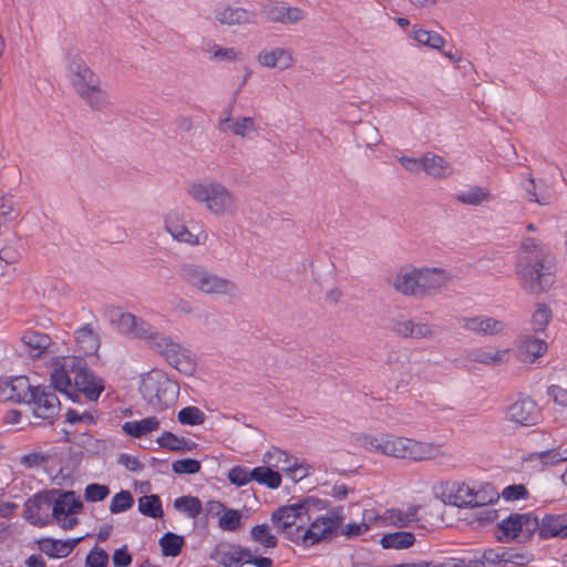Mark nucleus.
I'll return each mask as SVG.
<instances>
[{
  "label": "nucleus",
  "instance_id": "69168bd1",
  "mask_svg": "<svg viewBox=\"0 0 567 567\" xmlns=\"http://www.w3.org/2000/svg\"><path fill=\"white\" fill-rule=\"evenodd\" d=\"M133 561V556L128 551L127 545L116 548L112 555V563L114 567H128Z\"/></svg>",
  "mask_w": 567,
  "mask_h": 567
},
{
  "label": "nucleus",
  "instance_id": "bf43d9fd",
  "mask_svg": "<svg viewBox=\"0 0 567 567\" xmlns=\"http://www.w3.org/2000/svg\"><path fill=\"white\" fill-rule=\"evenodd\" d=\"M50 379L54 391H59L62 393L72 388V381L70 375L65 373L64 369H59L56 365L53 372L51 373Z\"/></svg>",
  "mask_w": 567,
  "mask_h": 567
},
{
  "label": "nucleus",
  "instance_id": "2eb2a0df",
  "mask_svg": "<svg viewBox=\"0 0 567 567\" xmlns=\"http://www.w3.org/2000/svg\"><path fill=\"white\" fill-rule=\"evenodd\" d=\"M74 385L89 401H97L104 391L103 379L97 378L87 364L74 375Z\"/></svg>",
  "mask_w": 567,
  "mask_h": 567
},
{
  "label": "nucleus",
  "instance_id": "13d9d810",
  "mask_svg": "<svg viewBox=\"0 0 567 567\" xmlns=\"http://www.w3.org/2000/svg\"><path fill=\"white\" fill-rule=\"evenodd\" d=\"M367 511L363 514V520L358 523H348L339 528V535H343L349 539L359 537L370 529V524L365 522Z\"/></svg>",
  "mask_w": 567,
  "mask_h": 567
},
{
  "label": "nucleus",
  "instance_id": "f257e3e1",
  "mask_svg": "<svg viewBox=\"0 0 567 567\" xmlns=\"http://www.w3.org/2000/svg\"><path fill=\"white\" fill-rule=\"evenodd\" d=\"M556 257L549 247L533 237L520 244L517 275L520 287L530 295L548 291L556 281Z\"/></svg>",
  "mask_w": 567,
  "mask_h": 567
},
{
  "label": "nucleus",
  "instance_id": "37998d69",
  "mask_svg": "<svg viewBox=\"0 0 567 567\" xmlns=\"http://www.w3.org/2000/svg\"><path fill=\"white\" fill-rule=\"evenodd\" d=\"M134 505L133 494L127 489L116 493L110 504V512L118 514L128 511Z\"/></svg>",
  "mask_w": 567,
  "mask_h": 567
},
{
  "label": "nucleus",
  "instance_id": "1a4fd4ad",
  "mask_svg": "<svg viewBox=\"0 0 567 567\" xmlns=\"http://www.w3.org/2000/svg\"><path fill=\"white\" fill-rule=\"evenodd\" d=\"M506 417L522 426H533L542 420V411L530 396H519L507 406Z\"/></svg>",
  "mask_w": 567,
  "mask_h": 567
},
{
  "label": "nucleus",
  "instance_id": "0eeeda50",
  "mask_svg": "<svg viewBox=\"0 0 567 567\" xmlns=\"http://www.w3.org/2000/svg\"><path fill=\"white\" fill-rule=\"evenodd\" d=\"M189 194L194 199L205 202L207 208L216 215L224 214L233 203L231 194L220 183L193 184Z\"/></svg>",
  "mask_w": 567,
  "mask_h": 567
},
{
  "label": "nucleus",
  "instance_id": "ea45409f",
  "mask_svg": "<svg viewBox=\"0 0 567 567\" xmlns=\"http://www.w3.org/2000/svg\"><path fill=\"white\" fill-rule=\"evenodd\" d=\"M413 39L420 44L426 45L431 49L442 50L445 40L435 31H427L423 29L413 31Z\"/></svg>",
  "mask_w": 567,
  "mask_h": 567
},
{
  "label": "nucleus",
  "instance_id": "e433bc0d",
  "mask_svg": "<svg viewBox=\"0 0 567 567\" xmlns=\"http://www.w3.org/2000/svg\"><path fill=\"white\" fill-rule=\"evenodd\" d=\"M491 193L480 186H472L467 190L455 195V199L465 205L477 206L484 200L491 199Z\"/></svg>",
  "mask_w": 567,
  "mask_h": 567
},
{
  "label": "nucleus",
  "instance_id": "c9c22d12",
  "mask_svg": "<svg viewBox=\"0 0 567 567\" xmlns=\"http://www.w3.org/2000/svg\"><path fill=\"white\" fill-rule=\"evenodd\" d=\"M174 508L189 518H196L203 512L202 501L192 495L179 496L174 501Z\"/></svg>",
  "mask_w": 567,
  "mask_h": 567
},
{
  "label": "nucleus",
  "instance_id": "4c0bfd02",
  "mask_svg": "<svg viewBox=\"0 0 567 567\" xmlns=\"http://www.w3.org/2000/svg\"><path fill=\"white\" fill-rule=\"evenodd\" d=\"M250 538L265 548H275L278 545L277 537L271 533L267 524H257L250 529Z\"/></svg>",
  "mask_w": 567,
  "mask_h": 567
},
{
  "label": "nucleus",
  "instance_id": "774afa93",
  "mask_svg": "<svg viewBox=\"0 0 567 567\" xmlns=\"http://www.w3.org/2000/svg\"><path fill=\"white\" fill-rule=\"evenodd\" d=\"M255 130V120L248 116H241L231 124V132L237 136L245 137L248 131Z\"/></svg>",
  "mask_w": 567,
  "mask_h": 567
},
{
  "label": "nucleus",
  "instance_id": "338daca9",
  "mask_svg": "<svg viewBox=\"0 0 567 567\" xmlns=\"http://www.w3.org/2000/svg\"><path fill=\"white\" fill-rule=\"evenodd\" d=\"M474 519L477 522L478 527H484L492 524L496 519V509L486 506L476 507Z\"/></svg>",
  "mask_w": 567,
  "mask_h": 567
},
{
  "label": "nucleus",
  "instance_id": "473e14b6",
  "mask_svg": "<svg viewBox=\"0 0 567 567\" xmlns=\"http://www.w3.org/2000/svg\"><path fill=\"white\" fill-rule=\"evenodd\" d=\"M424 172L433 177H446L451 174L449 163L439 155L426 153L423 156Z\"/></svg>",
  "mask_w": 567,
  "mask_h": 567
},
{
  "label": "nucleus",
  "instance_id": "cd10ccee",
  "mask_svg": "<svg viewBox=\"0 0 567 567\" xmlns=\"http://www.w3.org/2000/svg\"><path fill=\"white\" fill-rule=\"evenodd\" d=\"M156 416H148L140 421H127L122 425V431L131 437L140 439L159 427Z\"/></svg>",
  "mask_w": 567,
  "mask_h": 567
},
{
  "label": "nucleus",
  "instance_id": "f704fd0d",
  "mask_svg": "<svg viewBox=\"0 0 567 567\" xmlns=\"http://www.w3.org/2000/svg\"><path fill=\"white\" fill-rule=\"evenodd\" d=\"M460 322L464 329L482 334H494L496 328L495 319L483 318L481 316L473 318H461Z\"/></svg>",
  "mask_w": 567,
  "mask_h": 567
},
{
  "label": "nucleus",
  "instance_id": "4d7b16f0",
  "mask_svg": "<svg viewBox=\"0 0 567 567\" xmlns=\"http://www.w3.org/2000/svg\"><path fill=\"white\" fill-rule=\"evenodd\" d=\"M498 157L503 158L505 166L519 164L515 146L507 137L498 142Z\"/></svg>",
  "mask_w": 567,
  "mask_h": 567
},
{
  "label": "nucleus",
  "instance_id": "864d4df0",
  "mask_svg": "<svg viewBox=\"0 0 567 567\" xmlns=\"http://www.w3.org/2000/svg\"><path fill=\"white\" fill-rule=\"evenodd\" d=\"M250 475L251 470L248 467L243 465H235L228 471L227 478L230 484L235 485L236 487H241L251 482Z\"/></svg>",
  "mask_w": 567,
  "mask_h": 567
},
{
  "label": "nucleus",
  "instance_id": "aec40b11",
  "mask_svg": "<svg viewBox=\"0 0 567 567\" xmlns=\"http://www.w3.org/2000/svg\"><path fill=\"white\" fill-rule=\"evenodd\" d=\"M393 287L408 297L421 298L415 267H404L395 276Z\"/></svg>",
  "mask_w": 567,
  "mask_h": 567
},
{
  "label": "nucleus",
  "instance_id": "09e8293b",
  "mask_svg": "<svg viewBox=\"0 0 567 567\" xmlns=\"http://www.w3.org/2000/svg\"><path fill=\"white\" fill-rule=\"evenodd\" d=\"M202 464L196 458H181L172 463V471L177 475H193L199 473Z\"/></svg>",
  "mask_w": 567,
  "mask_h": 567
},
{
  "label": "nucleus",
  "instance_id": "8fccbe9b",
  "mask_svg": "<svg viewBox=\"0 0 567 567\" xmlns=\"http://www.w3.org/2000/svg\"><path fill=\"white\" fill-rule=\"evenodd\" d=\"M58 497L54 501L52 514L50 516L51 520L55 519L60 522L62 517L66 516V511L70 508L71 501L69 497H65V494H71L72 489H55Z\"/></svg>",
  "mask_w": 567,
  "mask_h": 567
},
{
  "label": "nucleus",
  "instance_id": "e2e57ef3",
  "mask_svg": "<svg viewBox=\"0 0 567 567\" xmlns=\"http://www.w3.org/2000/svg\"><path fill=\"white\" fill-rule=\"evenodd\" d=\"M262 461L270 467H278L280 463L290 465L289 455L285 451L277 447H275L272 451H268L267 453H265Z\"/></svg>",
  "mask_w": 567,
  "mask_h": 567
},
{
  "label": "nucleus",
  "instance_id": "c03bdc74",
  "mask_svg": "<svg viewBox=\"0 0 567 567\" xmlns=\"http://www.w3.org/2000/svg\"><path fill=\"white\" fill-rule=\"evenodd\" d=\"M530 496L528 488L524 484H512L503 488L498 493V499L502 497L505 502L513 503L517 501H526Z\"/></svg>",
  "mask_w": 567,
  "mask_h": 567
},
{
  "label": "nucleus",
  "instance_id": "6e6552de",
  "mask_svg": "<svg viewBox=\"0 0 567 567\" xmlns=\"http://www.w3.org/2000/svg\"><path fill=\"white\" fill-rule=\"evenodd\" d=\"M357 442L364 449L393 457L404 458L408 439L382 433L380 435L359 434Z\"/></svg>",
  "mask_w": 567,
  "mask_h": 567
},
{
  "label": "nucleus",
  "instance_id": "f8f14e48",
  "mask_svg": "<svg viewBox=\"0 0 567 567\" xmlns=\"http://www.w3.org/2000/svg\"><path fill=\"white\" fill-rule=\"evenodd\" d=\"M33 404V413L35 417L47 420L49 424H53L58 416L61 403L54 391L47 390V388H38L35 391Z\"/></svg>",
  "mask_w": 567,
  "mask_h": 567
},
{
  "label": "nucleus",
  "instance_id": "5701e85b",
  "mask_svg": "<svg viewBox=\"0 0 567 567\" xmlns=\"http://www.w3.org/2000/svg\"><path fill=\"white\" fill-rule=\"evenodd\" d=\"M75 342L83 355L96 354L100 348V337L90 323L84 324L75 331Z\"/></svg>",
  "mask_w": 567,
  "mask_h": 567
},
{
  "label": "nucleus",
  "instance_id": "2f4dec72",
  "mask_svg": "<svg viewBox=\"0 0 567 567\" xmlns=\"http://www.w3.org/2000/svg\"><path fill=\"white\" fill-rule=\"evenodd\" d=\"M251 481L265 485L270 489H277L281 485V474L270 466H256L251 470Z\"/></svg>",
  "mask_w": 567,
  "mask_h": 567
},
{
  "label": "nucleus",
  "instance_id": "79ce46f5",
  "mask_svg": "<svg viewBox=\"0 0 567 567\" xmlns=\"http://www.w3.org/2000/svg\"><path fill=\"white\" fill-rule=\"evenodd\" d=\"M150 344L153 349H155L158 353L165 355L167 359V354L175 352L178 350L177 342H174L169 337H166L162 333L155 332L152 337Z\"/></svg>",
  "mask_w": 567,
  "mask_h": 567
},
{
  "label": "nucleus",
  "instance_id": "20e7f679",
  "mask_svg": "<svg viewBox=\"0 0 567 567\" xmlns=\"http://www.w3.org/2000/svg\"><path fill=\"white\" fill-rule=\"evenodd\" d=\"M538 528V516L534 512L512 513L498 522V543L516 542L526 544Z\"/></svg>",
  "mask_w": 567,
  "mask_h": 567
},
{
  "label": "nucleus",
  "instance_id": "4be33fe9",
  "mask_svg": "<svg viewBox=\"0 0 567 567\" xmlns=\"http://www.w3.org/2000/svg\"><path fill=\"white\" fill-rule=\"evenodd\" d=\"M405 450L406 453L404 458H410L415 462L433 460L442 455L439 445L419 442L411 439H408Z\"/></svg>",
  "mask_w": 567,
  "mask_h": 567
},
{
  "label": "nucleus",
  "instance_id": "052dcab7",
  "mask_svg": "<svg viewBox=\"0 0 567 567\" xmlns=\"http://www.w3.org/2000/svg\"><path fill=\"white\" fill-rule=\"evenodd\" d=\"M537 456L538 460L542 461L544 465H554L560 462H566L564 452L557 450H546L539 453H533L529 455L528 460L532 461Z\"/></svg>",
  "mask_w": 567,
  "mask_h": 567
},
{
  "label": "nucleus",
  "instance_id": "9b49d317",
  "mask_svg": "<svg viewBox=\"0 0 567 567\" xmlns=\"http://www.w3.org/2000/svg\"><path fill=\"white\" fill-rule=\"evenodd\" d=\"M247 556L248 547L228 542L217 544L209 554V558L223 567H241L246 564Z\"/></svg>",
  "mask_w": 567,
  "mask_h": 567
},
{
  "label": "nucleus",
  "instance_id": "b1692460",
  "mask_svg": "<svg viewBox=\"0 0 567 567\" xmlns=\"http://www.w3.org/2000/svg\"><path fill=\"white\" fill-rule=\"evenodd\" d=\"M258 62L262 66L279 68L285 70L292 64L291 53L282 48H276L271 51H261L258 54Z\"/></svg>",
  "mask_w": 567,
  "mask_h": 567
},
{
  "label": "nucleus",
  "instance_id": "72a5a7b5",
  "mask_svg": "<svg viewBox=\"0 0 567 567\" xmlns=\"http://www.w3.org/2000/svg\"><path fill=\"white\" fill-rule=\"evenodd\" d=\"M138 512L154 519L164 516L162 499L157 494L144 495L138 498Z\"/></svg>",
  "mask_w": 567,
  "mask_h": 567
},
{
  "label": "nucleus",
  "instance_id": "de8ad7c7",
  "mask_svg": "<svg viewBox=\"0 0 567 567\" xmlns=\"http://www.w3.org/2000/svg\"><path fill=\"white\" fill-rule=\"evenodd\" d=\"M62 539L41 538L37 542L40 551L44 553L50 558H65V551L60 547Z\"/></svg>",
  "mask_w": 567,
  "mask_h": 567
},
{
  "label": "nucleus",
  "instance_id": "7ed1b4c3",
  "mask_svg": "<svg viewBox=\"0 0 567 567\" xmlns=\"http://www.w3.org/2000/svg\"><path fill=\"white\" fill-rule=\"evenodd\" d=\"M70 80L79 95L94 110H101L105 104V96L100 89V81L83 59L75 54L69 63Z\"/></svg>",
  "mask_w": 567,
  "mask_h": 567
},
{
  "label": "nucleus",
  "instance_id": "a18cd8bd",
  "mask_svg": "<svg viewBox=\"0 0 567 567\" xmlns=\"http://www.w3.org/2000/svg\"><path fill=\"white\" fill-rule=\"evenodd\" d=\"M205 417L204 412L197 406L183 408L177 414V420L183 425H200Z\"/></svg>",
  "mask_w": 567,
  "mask_h": 567
},
{
  "label": "nucleus",
  "instance_id": "3c124183",
  "mask_svg": "<svg viewBox=\"0 0 567 567\" xmlns=\"http://www.w3.org/2000/svg\"><path fill=\"white\" fill-rule=\"evenodd\" d=\"M109 553L95 545L86 555L84 567H109Z\"/></svg>",
  "mask_w": 567,
  "mask_h": 567
},
{
  "label": "nucleus",
  "instance_id": "dca6fc26",
  "mask_svg": "<svg viewBox=\"0 0 567 567\" xmlns=\"http://www.w3.org/2000/svg\"><path fill=\"white\" fill-rule=\"evenodd\" d=\"M416 277L419 280V288L421 298L440 289L449 281L450 277L445 270L441 268H415Z\"/></svg>",
  "mask_w": 567,
  "mask_h": 567
},
{
  "label": "nucleus",
  "instance_id": "58836bf2",
  "mask_svg": "<svg viewBox=\"0 0 567 567\" xmlns=\"http://www.w3.org/2000/svg\"><path fill=\"white\" fill-rule=\"evenodd\" d=\"M241 511L227 507L218 519V526L226 532H236L241 527Z\"/></svg>",
  "mask_w": 567,
  "mask_h": 567
},
{
  "label": "nucleus",
  "instance_id": "c85d7f7f",
  "mask_svg": "<svg viewBox=\"0 0 567 567\" xmlns=\"http://www.w3.org/2000/svg\"><path fill=\"white\" fill-rule=\"evenodd\" d=\"M165 228L172 237L181 243L196 245L198 244L197 236L192 234L188 228L179 221L176 214H169L165 218Z\"/></svg>",
  "mask_w": 567,
  "mask_h": 567
},
{
  "label": "nucleus",
  "instance_id": "5fc2aeb1",
  "mask_svg": "<svg viewBox=\"0 0 567 567\" xmlns=\"http://www.w3.org/2000/svg\"><path fill=\"white\" fill-rule=\"evenodd\" d=\"M110 492L107 485L90 483L84 489V499L89 503L102 502L110 495Z\"/></svg>",
  "mask_w": 567,
  "mask_h": 567
},
{
  "label": "nucleus",
  "instance_id": "4468645a",
  "mask_svg": "<svg viewBox=\"0 0 567 567\" xmlns=\"http://www.w3.org/2000/svg\"><path fill=\"white\" fill-rule=\"evenodd\" d=\"M539 539L567 538V513L546 514L542 519L538 518V528L536 530Z\"/></svg>",
  "mask_w": 567,
  "mask_h": 567
},
{
  "label": "nucleus",
  "instance_id": "39448f33",
  "mask_svg": "<svg viewBox=\"0 0 567 567\" xmlns=\"http://www.w3.org/2000/svg\"><path fill=\"white\" fill-rule=\"evenodd\" d=\"M181 276L190 286L207 295H225L234 288V284L228 279L210 274L205 267L194 264L183 265Z\"/></svg>",
  "mask_w": 567,
  "mask_h": 567
},
{
  "label": "nucleus",
  "instance_id": "423d86ee",
  "mask_svg": "<svg viewBox=\"0 0 567 567\" xmlns=\"http://www.w3.org/2000/svg\"><path fill=\"white\" fill-rule=\"evenodd\" d=\"M305 508L300 498L293 504L279 506L271 513L270 519L272 524L290 542L299 539L298 535L302 530V524L297 525V520H301L305 516L308 517Z\"/></svg>",
  "mask_w": 567,
  "mask_h": 567
},
{
  "label": "nucleus",
  "instance_id": "c756f323",
  "mask_svg": "<svg viewBox=\"0 0 567 567\" xmlns=\"http://www.w3.org/2000/svg\"><path fill=\"white\" fill-rule=\"evenodd\" d=\"M167 362L176 370L185 375H192L195 372L196 363L190 357L189 351L182 344H178V350L167 354Z\"/></svg>",
  "mask_w": 567,
  "mask_h": 567
},
{
  "label": "nucleus",
  "instance_id": "7c9ffc66",
  "mask_svg": "<svg viewBox=\"0 0 567 567\" xmlns=\"http://www.w3.org/2000/svg\"><path fill=\"white\" fill-rule=\"evenodd\" d=\"M164 557H177L185 546V537L173 532H166L158 540Z\"/></svg>",
  "mask_w": 567,
  "mask_h": 567
},
{
  "label": "nucleus",
  "instance_id": "603ef678",
  "mask_svg": "<svg viewBox=\"0 0 567 567\" xmlns=\"http://www.w3.org/2000/svg\"><path fill=\"white\" fill-rule=\"evenodd\" d=\"M524 190L528 196L529 202L537 203L539 205H548L549 204V195L544 192L537 190L536 181L533 177H528L522 183Z\"/></svg>",
  "mask_w": 567,
  "mask_h": 567
},
{
  "label": "nucleus",
  "instance_id": "9d476101",
  "mask_svg": "<svg viewBox=\"0 0 567 567\" xmlns=\"http://www.w3.org/2000/svg\"><path fill=\"white\" fill-rule=\"evenodd\" d=\"M39 386L30 384L29 378L25 375H17L9 378L0 384L1 396L16 403L30 404L34 401L35 391Z\"/></svg>",
  "mask_w": 567,
  "mask_h": 567
},
{
  "label": "nucleus",
  "instance_id": "49530a36",
  "mask_svg": "<svg viewBox=\"0 0 567 567\" xmlns=\"http://www.w3.org/2000/svg\"><path fill=\"white\" fill-rule=\"evenodd\" d=\"M551 319V309L546 303H538L532 317V324L535 332L545 331Z\"/></svg>",
  "mask_w": 567,
  "mask_h": 567
},
{
  "label": "nucleus",
  "instance_id": "412c9836",
  "mask_svg": "<svg viewBox=\"0 0 567 567\" xmlns=\"http://www.w3.org/2000/svg\"><path fill=\"white\" fill-rule=\"evenodd\" d=\"M156 443L161 449L175 453L190 452L197 449L198 444L184 436H178L171 431H164L157 439Z\"/></svg>",
  "mask_w": 567,
  "mask_h": 567
},
{
  "label": "nucleus",
  "instance_id": "a211bd4d",
  "mask_svg": "<svg viewBox=\"0 0 567 567\" xmlns=\"http://www.w3.org/2000/svg\"><path fill=\"white\" fill-rule=\"evenodd\" d=\"M299 539L293 542L296 545L303 547H312L320 543L331 542L334 539L332 533L327 534L326 522H320V516L315 518L308 528L302 526V530L299 533Z\"/></svg>",
  "mask_w": 567,
  "mask_h": 567
},
{
  "label": "nucleus",
  "instance_id": "393cba45",
  "mask_svg": "<svg viewBox=\"0 0 567 567\" xmlns=\"http://www.w3.org/2000/svg\"><path fill=\"white\" fill-rule=\"evenodd\" d=\"M22 342L29 348V354L33 359H39L52 343L49 334L40 331H27L21 337Z\"/></svg>",
  "mask_w": 567,
  "mask_h": 567
},
{
  "label": "nucleus",
  "instance_id": "f03ea898",
  "mask_svg": "<svg viewBox=\"0 0 567 567\" xmlns=\"http://www.w3.org/2000/svg\"><path fill=\"white\" fill-rule=\"evenodd\" d=\"M140 392L155 411H164L176 402L179 385L163 371L152 370L143 377Z\"/></svg>",
  "mask_w": 567,
  "mask_h": 567
},
{
  "label": "nucleus",
  "instance_id": "6ab92c4d",
  "mask_svg": "<svg viewBox=\"0 0 567 567\" xmlns=\"http://www.w3.org/2000/svg\"><path fill=\"white\" fill-rule=\"evenodd\" d=\"M546 341L532 336H522L517 347V358L524 363H533L547 351Z\"/></svg>",
  "mask_w": 567,
  "mask_h": 567
},
{
  "label": "nucleus",
  "instance_id": "680f3d73",
  "mask_svg": "<svg viewBox=\"0 0 567 567\" xmlns=\"http://www.w3.org/2000/svg\"><path fill=\"white\" fill-rule=\"evenodd\" d=\"M303 507H306V512L308 514V520H310L311 512H319L329 508L330 501L321 499L316 496H306L301 498Z\"/></svg>",
  "mask_w": 567,
  "mask_h": 567
},
{
  "label": "nucleus",
  "instance_id": "bb28decb",
  "mask_svg": "<svg viewBox=\"0 0 567 567\" xmlns=\"http://www.w3.org/2000/svg\"><path fill=\"white\" fill-rule=\"evenodd\" d=\"M432 492L434 497L440 499L444 505L463 507V504H466L464 501H462L460 491H456L455 482H441L432 487Z\"/></svg>",
  "mask_w": 567,
  "mask_h": 567
},
{
  "label": "nucleus",
  "instance_id": "a878e982",
  "mask_svg": "<svg viewBox=\"0 0 567 567\" xmlns=\"http://www.w3.org/2000/svg\"><path fill=\"white\" fill-rule=\"evenodd\" d=\"M415 540L412 532L396 530L383 534L379 543L384 549H408L414 545Z\"/></svg>",
  "mask_w": 567,
  "mask_h": 567
},
{
  "label": "nucleus",
  "instance_id": "a19ab883",
  "mask_svg": "<svg viewBox=\"0 0 567 567\" xmlns=\"http://www.w3.org/2000/svg\"><path fill=\"white\" fill-rule=\"evenodd\" d=\"M342 506L333 507L328 514L320 516V522H326L327 534L332 533L333 537L339 536V528L341 527L344 516L342 514Z\"/></svg>",
  "mask_w": 567,
  "mask_h": 567
},
{
  "label": "nucleus",
  "instance_id": "0e129e2a",
  "mask_svg": "<svg viewBox=\"0 0 567 567\" xmlns=\"http://www.w3.org/2000/svg\"><path fill=\"white\" fill-rule=\"evenodd\" d=\"M137 317L130 312H121L116 319L117 329L122 333H133L136 329Z\"/></svg>",
  "mask_w": 567,
  "mask_h": 567
},
{
  "label": "nucleus",
  "instance_id": "ddd939ff",
  "mask_svg": "<svg viewBox=\"0 0 567 567\" xmlns=\"http://www.w3.org/2000/svg\"><path fill=\"white\" fill-rule=\"evenodd\" d=\"M260 12L268 21L282 24L297 23L305 18L301 9L277 1H267L261 6Z\"/></svg>",
  "mask_w": 567,
  "mask_h": 567
},
{
  "label": "nucleus",
  "instance_id": "6e6d98bb",
  "mask_svg": "<svg viewBox=\"0 0 567 567\" xmlns=\"http://www.w3.org/2000/svg\"><path fill=\"white\" fill-rule=\"evenodd\" d=\"M62 360L63 361L61 362L60 358H55L54 365H56L59 369H64L68 375H70V373L76 375L80 369H82L83 365L87 364V362L82 355L62 358Z\"/></svg>",
  "mask_w": 567,
  "mask_h": 567
},
{
  "label": "nucleus",
  "instance_id": "f3484780",
  "mask_svg": "<svg viewBox=\"0 0 567 567\" xmlns=\"http://www.w3.org/2000/svg\"><path fill=\"white\" fill-rule=\"evenodd\" d=\"M215 17L221 24H256L257 14L255 11L231 7L229 4H219L215 9Z\"/></svg>",
  "mask_w": 567,
  "mask_h": 567
}]
</instances>
